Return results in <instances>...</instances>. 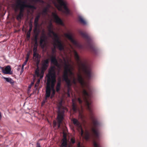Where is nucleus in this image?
<instances>
[{
  "label": "nucleus",
  "mask_w": 147,
  "mask_h": 147,
  "mask_svg": "<svg viewBox=\"0 0 147 147\" xmlns=\"http://www.w3.org/2000/svg\"><path fill=\"white\" fill-rule=\"evenodd\" d=\"M74 55L79 67V73L77 74V79L75 78L74 73L72 72L74 68L70 63L71 61L69 59L63 58V60L60 59L59 62L60 63H59L56 59V56L51 55V62L52 64L57 67L59 71L60 70L61 65L63 64L64 70L63 78L69 87L72 84L76 85L77 81L82 88V94L80 96V97L77 99L75 98L72 100V109L73 111L75 112L78 111L79 117L80 118H83L84 116L77 107L76 103V101L77 100L80 104H81L82 102V99L86 105L88 109L90 112V118H95L93 116L91 108L92 89L89 83L84 80L85 77L89 79L91 77V66L86 61L81 59L77 52L75 51H74Z\"/></svg>",
  "instance_id": "f257e3e1"
},
{
  "label": "nucleus",
  "mask_w": 147,
  "mask_h": 147,
  "mask_svg": "<svg viewBox=\"0 0 147 147\" xmlns=\"http://www.w3.org/2000/svg\"><path fill=\"white\" fill-rule=\"evenodd\" d=\"M55 66L50 68L49 73L47 75V83L46 87L45 99L43 101L42 103L44 104L47 101V99L50 97L52 98L54 96L55 93L54 89L55 84L56 82L55 71Z\"/></svg>",
  "instance_id": "f03ea898"
},
{
  "label": "nucleus",
  "mask_w": 147,
  "mask_h": 147,
  "mask_svg": "<svg viewBox=\"0 0 147 147\" xmlns=\"http://www.w3.org/2000/svg\"><path fill=\"white\" fill-rule=\"evenodd\" d=\"M58 4L54 3L55 6L58 9L62 11L66 15H69L71 14L70 10L67 7V3L65 0H57Z\"/></svg>",
  "instance_id": "7ed1b4c3"
},
{
  "label": "nucleus",
  "mask_w": 147,
  "mask_h": 147,
  "mask_svg": "<svg viewBox=\"0 0 147 147\" xmlns=\"http://www.w3.org/2000/svg\"><path fill=\"white\" fill-rule=\"evenodd\" d=\"M48 30V35L49 36L52 38L53 40L55 42H57L59 44V45L61 46V44L59 41V37L57 34L55 33L53 30V25L51 23L47 27Z\"/></svg>",
  "instance_id": "20e7f679"
},
{
  "label": "nucleus",
  "mask_w": 147,
  "mask_h": 147,
  "mask_svg": "<svg viewBox=\"0 0 147 147\" xmlns=\"http://www.w3.org/2000/svg\"><path fill=\"white\" fill-rule=\"evenodd\" d=\"M58 114L57 117V119L58 122V127L59 128L60 127L62 121L63 119V116L64 115V111L66 110L67 109L63 107V111L61 112V109L63 107L62 105V101H60L58 106Z\"/></svg>",
  "instance_id": "39448f33"
},
{
  "label": "nucleus",
  "mask_w": 147,
  "mask_h": 147,
  "mask_svg": "<svg viewBox=\"0 0 147 147\" xmlns=\"http://www.w3.org/2000/svg\"><path fill=\"white\" fill-rule=\"evenodd\" d=\"M16 7L15 8V10L16 11L17 10L18 8H20V13L23 14L24 8L26 7L24 3L21 0H17L16 1Z\"/></svg>",
  "instance_id": "423d86ee"
},
{
  "label": "nucleus",
  "mask_w": 147,
  "mask_h": 147,
  "mask_svg": "<svg viewBox=\"0 0 147 147\" xmlns=\"http://www.w3.org/2000/svg\"><path fill=\"white\" fill-rule=\"evenodd\" d=\"M65 36L66 38L69 39L76 47L79 49L82 48V45L74 40L73 38L72 34H71L65 33Z\"/></svg>",
  "instance_id": "0eeeda50"
},
{
  "label": "nucleus",
  "mask_w": 147,
  "mask_h": 147,
  "mask_svg": "<svg viewBox=\"0 0 147 147\" xmlns=\"http://www.w3.org/2000/svg\"><path fill=\"white\" fill-rule=\"evenodd\" d=\"M37 47L35 45L33 49V59L34 61L36 63L37 66L38 65L40 61V56L36 53Z\"/></svg>",
  "instance_id": "6e6552de"
},
{
  "label": "nucleus",
  "mask_w": 147,
  "mask_h": 147,
  "mask_svg": "<svg viewBox=\"0 0 147 147\" xmlns=\"http://www.w3.org/2000/svg\"><path fill=\"white\" fill-rule=\"evenodd\" d=\"M71 121H72L74 125L77 127L79 131H80L81 136H83L84 131L79 122L77 119L75 118L73 119H72Z\"/></svg>",
  "instance_id": "1a4fd4ad"
},
{
  "label": "nucleus",
  "mask_w": 147,
  "mask_h": 147,
  "mask_svg": "<svg viewBox=\"0 0 147 147\" xmlns=\"http://www.w3.org/2000/svg\"><path fill=\"white\" fill-rule=\"evenodd\" d=\"M59 41L60 43H61V46L59 45V44L57 43L56 42H55L53 40V45L54 46V48L53 49H52V55H53L54 56H55L54 55V53L56 52L55 51V48L56 47H57L60 50H62L64 49V47L63 44L61 43V41L60 40V39L59 38Z\"/></svg>",
  "instance_id": "9d476101"
},
{
  "label": "nucleus",
  "mask_w": 147,
  "mask_h": 147,
  "mask_svg": "<svg viewBox=\"0 0 147 147\" xmlns=\"http://www.w3.org/2000/svg\"><path fill=\"white\" fill-rule=\"evenodd\" d=\"M35 74L37 76L39 77L40 78L38 80L35 85V88H36V89L37 87L38 86L40 82L41 79H42L43 76L44 72L42 71L40 73L38 69H37L35 71Z\"/></svg>",
  "instance_id": "9b49d317"
},
{
  "label": "nucleus",
  "mask_w": 147,
  "mask_h": 147,
  "mask_svg": "<svg viewBox=\"0 0 147 147\" xmlns=\"http://www.w3.org/2000/svg\"><path fill=\"white\" fill-rule=\"evenodd\" d=\"M47 37L45 34L42 35L40 38V44L41 47L44 48L46 46V40Z\"/></svg>",
  "instance_id": "f8f14e48"
},
{
  "label": "nucleus",
  "mask_w": 147,
  "mask_h": 147,
  "mask_svg": "<svg viewBox=\"0 0 147 147\" xmlns=\"http://www.w3.org/2000/svg\"><path fill=\"white\" fill-rule=\"evenodd\" d=\"M52 16L56 23L63 26H64V24L62 20L59 17L56 12H53L52 13Z\"/></svg>",
  "instance_id": "ddd939ff"
},
{
  "label": "nucleus",
  "mask_w": 147,
  "mask_h": 147,
  "mask_svg": "<svg viewBox=\"0 0 147 147\" xmlns=\"http://www.w3.org/2000/svg\"><path fill=\"white\" fill-rule=\"evenodd\" d=\"M49 60V59H47L44 61L42 63V70L41 72L42 71L44 72V71L47 69L48 65Z\"/></svg>",
  "instance_id": "4468645a"
},
{
  "label": "nucleus",
  "mask_w": 147,
  "mask_h": 147,
  "mask_svg": "<svg viewBox=\"0 0 147 147\" xmlns=\"http://www.w3.org/2000/svg\"><path fill=\"white\" fill-rule=\"evenodd\" d=\"M63 137V138L62 140L61 147H70L69 145H68L67 144V140L66 139V135L64 134Z\"/></svg>",
  "instance_id": "2eb2a0df"
},
{
  "label": "nucleus",
  "mask_w": 147,
  "mask_h": 147,
  "mask_svg": "<svg viewBox=\"0 0 147 147\" xmlns=\"http://www.w3.org/2000/svg\"><path fill=\"white\" fill-rule=\"evenodd\" d=\"M2 72L5 74H11L12 72L11 71V68L9 65L7 66L3 69Z\"/></svg>",
  "instance_id": "dca6fc26"
},
{
  "label": "nucleus",
  "mask_w": 147,
  "mask_h": 147,
  "mask_svg": "<svg viewBox=\"0 0 147 147\" xmlns=\"http://www.w3.org/2000/svg\"><path fill=\"white\" fill-rule=\"evenodd\" d=\"M23 2L24 3V5L26 7L28 8L32 9L33 11H34V9H36V7L34 5H30L29 4H26V1H23Z\"/></svg>",
  "instance_id": "f3484780"
},
{
  "label": "nucleus",
  "mask_w": 147,
  "mask_h": 147,
  "mask_svg": "<svg viewBox=\"0 0 147 147\" xmlns=\"http://www.w3.org/2000/svg\"><path fill=\"white\" fill-rule=\"evenodd\" d=\"M90 137V134L89 131L87 129H86L84 133V138L87 140H89Z\"/></svg>",
  "instance_id": "a211bd4d"
},
{
  "label": "nucleus",
  "mask_w": 147,
  "mask_h": 147,
  "mask_svg": "<svg viewBox=\"0 0 147 147\" xmlns=\"http://www.w3.org/2000/svg\"><path fill=\"white\" fill-rule=\"evenodd\" d=\"M3 78L5 79L6 82L9 83L11 84H13L14 83V81L11 78L3 77Z\"/></svg>",
  "instance_id": "6ab92c4d"
},
{
  "label": "nucleus",
  "mask_w": 147,
  "mask_h": 147,
  "mask_svg": "<svg viewBox=\"0 0 147 147\" xmlns=\"http://www.w3.org/2000/svg\"><path fill=\"white\" fill-rule=\"evenodd\" d=\"M80 33L83 37L87 39L89 38V37L87 34L86 33H84L81 31L80 32Z\"/></svg>",
  "instance_id": "aec40b11"
},
{
  "label": "nucleus",
  "mask_w": 147,
  "mask_h": 147,
  "mask_svg": "<svg viewBox=\"0 0 147 147\" xmlns=\"http://www.w3.org/2000/svg\"><path fill=\"white\" fill-rule=\"evenodd\" d=\"M79 18L80 21L81 23L84 25L86 24V21L84 20L82 16H79Z\"/></svg>",
  "instance_id": "412c9836"
},
{
  "label": "nucleus",
  "mask_w": 147,
  "mask_h": 147,
  "mask_svg": "<svg viewBox=\"0 0 147 147\" xmlns=\"http://www.w3.org/2000/svg\"><path fill=\"white\" fill-rule=\"evenodd\" d=\"M61 87V82H58L57 84L56 87V90L57 92H58L60 90Z\"/></svg>",
  "instance_id": "4be33fe9"
},
{
  "label": "nucleus",
  "mask_w": 147,
  "mask_h": 147,
  "mask_svg": "<svg viewBox=\"0 0 147 147\" xmlns=\"http://www.w3.org/2000/svg\"><path fill=\"white\" fill-rule=\"evenodd\" d=\"M24 15L23 14L19 13L17 17V19L18 20H21Z\"/></svg>",
  "instance_id": "5701e85b"
},
{
  "label": "nucleus",
  "mask_w": 147,
  "mask_h": 147,
  "mask_svg": "<svg viewBox=\"0 0 147 147\" xmlns=\"http://www.w3.org/2000/svg\"><path fill=\"white\" fill-rule=\"evenodd\" d=\"M48 10V8L46 7L44 8L42 11V14L43 15H46L47 14V11Z\"/></svg>",
  "instance_id": "b1692460"
},
{
  "label": "nucleus",
  "mask_w": 147,
  "mask_h": 147,
  "mask_svg": "<svg viewBox=\"0 0 147 147\" xmlns=\"http://www.w3.org/2000/svg\"><path fill=\"white\" fill-rule=\"evenodd\" d=\"M28 56L26 58V60L24 61V62L23 63V64L22 65V66L23 67H24V66L26 65L27 63V61L28 59Z\"/></svg>",
  "instance_id": "393cba45"
},
{
  "label": "nucleus",
  "mask_w": 147,
  "mask_h": 147,
  "mask_svg": "<svg viewBox=\"0 0 147 147\" xmlns=\"http://www.w3.org/2000/svg\"><path fill=\"white\" fill-rule=\"evenodd\" d=\"M93 145L94 147H101L100 145L95 141H93Z\"/></svg>",
  "instance_id": "a878e982"
},
{
  "label": "nucleus",
  "mask_w": 147,
  "mask_h": 147,
  "mask_svg": "<svg viewBox=\"0 0 147 147\" xmlns=\"http://www.w3.org/2000/svg\"><path fill=\"white\" fill-rule=\"evenodd\" d=\"M39 19L35 18L34 22V24L36 26H37L38 24V21Z\"/></svg>",
  "instance_id": "bb28decb"
},
{
  "label": "nucleus",
  "mask_w": 147,
  "mask_h": 147,
  "mask_svg": "<svg viewBox=\"0 0 147 147\" xmlns=\"http://www.w3.org/2000/svg\"><path fill=\"white\" fill-rule=\"evenodd\" d=\"M71 142L72 144H74L75 142V140L74 138H71Z\"/></svg>",
  "instance_id": "cd10ccee"
},
{
  "label": "nucleus",
  "mask_w": 147,
  "mask_h": 147,
  "mask_svg": "<svg viewBox=\"0 0 147 147\" xmlns=\"http://www.w3.org/2000/svg\"><path fill=\"white\" fill-rule=\"evenodd\" d=\"M78 147H85L83 145H81L80 142H79L77 145Z\"/></svg>",
  "instance_id": "c85d7f7f"
},
{
  "label": "nucleus",
  "mask_w": 147,
  "mask_h": 147,
  "mask_svg": "<svg viewBox=\"0 0 147 147\" xmlns=\"http://www.w3.org/2000/svg\"><path fill=\"white\" fill-rule=\"evenodd\" d=\"M32 1L35 2H41L42 0H32Z\"/></svg>",
  "instance_id": "c756f323"
},
{
  "label": "nucleus",
  "mask_w": 147,
  "mask_h": 147,
  "mask_svg": "<svg viewBox=\"0 0 147 147\" xmlns=\"http://www.w3.org/2000/svg\"><path fill=\"white\" fill-rule=\"evenodd\" d=\"M53 124L54 125V127L56 126L57 124V123L55 121H53Z\"/></svg>",
  "instance_id": "7c9ffc66"
},
{
  "label": "nucleus",
  "mask_w": 147,
  "mask_h": 147,
  "mask_svg": "<svg viewBox=\"0 0 147 147\" xmlns=\"http://www.w3.org/2000/svg\"><path fill=\"white\" fill-rule=\"evenodd\" d=\"M32 24H30V29L29 30V32H30V31L32 30Z\"/></svg>",
  "instance_id": "2f4dec72"
},
{
  "label": "nucleus",
  "mask_w": 147,
  "mask_h": 147,
  "mask_svg": "<svg viewBox=\"0 0 147 147\" xmlns=\"http://www.w3.org/2000/svg\"><path fill=\"white\" fill-rule=\"evenodd\" d=\"M36 147H40V144L38 143H37L36 144Z\"/></svg>",
  "instance_id": "473e14b6"
},
{
  "label": "nucleus",
  "mask_w": 147,
  "mask_h": 147,
  "mask_svg": "<svg viewBox=\"0 0 147 147\" xmlns=\"http://www.w3.org/2000/svg\"><path fill=\"white\" fill-rule=\"evenodd\" d=\"M30 32H28L27 33V36L28 38H29L30 37Z\"/></svg>",
  "instance_id": "72a5a7b5"
},
{
  "label": "nucleus",
  "mask_w": 147,
  "mask_h": 147,
  "mask_svg": "<svg viewBox=\"0 0 147 147\" xmlns=\"http://www.w3.org/2000/svg\"><path fill=\"white\" fill-rule=\"evenodd\" d=\"M40 14H39L35 18H37V19H39L40 17Z\"/></svg>",
  "instance_id": "f704fd0d"
},
{
  "label": "nucleus",
  "mask_w": 147,
  "mask_h": 147,
  "mask_svg": "<svg viewBox=\"0 0 147 147\" xmlns=\"http://www.w3.org/2000/svg\"><path fill=\"white\" fill-rule=\"evenodd\" d=\"M24 67H23L22 66V68H21V72H23L24 71Z\"/></svg>",
  "instance_id": "c9c22d12"
},
{
  "label": "nucleus",
  "mask_w": 147,
  "mask_h": 147,
  "mask_svg": "<svg viewBox=\"0 0 147 147\" xmlns=\"http://www.w3.org/2000/svg\"><path fill=\"white\" fill-rule=\"evenodd\" d=\"M67 95H68V97H69L70 96V94H69V89L68 90Z\"/></svg>",
  "instance_id": "e433bc0d"
},
{
  "label": "nucleus",
  "mask_w": 147,
  "mask_h": 147,
  "mask_svg": "<svg viewBox=\"0 0 147 147\" xmlns=\"http://www.w3.org/2000/svg\"><path fill=\"white\" fill-rule=\"evenodd\" d=\"M1 117H2V116H1V112H0V120H1Z\"/></svg>",
  "instance_id": "4c0bfd02"
},
{
  "label": "nucleus",
  "mask_w": 147,
  "mask_h": 147,
  "mask_svg": "<svg viewBox=\"0 0 147 147\" xmlns=\"http://www.w3.org/2000/svg\"><path fill=\"white\" fill-rule=\"evenodd\" d=\"M0 69H2V70H3V68L2 67H1L0 66Z\"/></svg>",
  "instance_id": "58836bf2"
},
{
  "label": "nucleus",
  "mask_w": 147,
  "mask_h": 147,
  "mask_svg": "<svg viewBox=\"0 0 147 147\" xmlns=\"http://www.w3.org/2000/svg\"><path fill=\"white\" fill-rule=\"evenodd\" d=\"M33 82L31 83V85H32L33 84Z\"/></svg>",
  "instance_id": "ea45409f"
},
{
  "label": "nucleus",
  "mask_w": 147,
  "mask_h": 147,
  "mask_svg": "<svg viewBox=\"0 0 147 147\" xmlns=\"http://www.w3.org/2000/svg\"><path fill=\"white\" fill-rule=\"evenodd\" d=\"M31 85L29 86V88H30L31 87Z\"/></svg>",
  "instance_id": "a19ab883"
},
{
  "label": "nucleus",
  "mask_w": 147,
  "mask_h": 147,
  "mask_svg": "<svg viewBox=\"0 0 147 147\" xmlns=\"http://www.w3.org/2000/svg\"><path fill=\"white\" fill-rule=\"evenodd\" d=\"M81 107L82 110V107L81 106Z\"/></svg>",
  "instance_id": "79ce46f5"
},
{
  "label": "nucleus",
  "mask_w": 147,
  "mask_h": 147,
  "mask_svg": "<svg viewBox=\"0 0 147 147\" xmlns=\"http://www.w3.org/2000/svg\"><path fill=\"white\" fill-rule=\"evenodd\" d=\"M37 43V42H36L35 44H36Z\"/></svg>",
  "instance_id": "37998d69"
}]
</instances>
